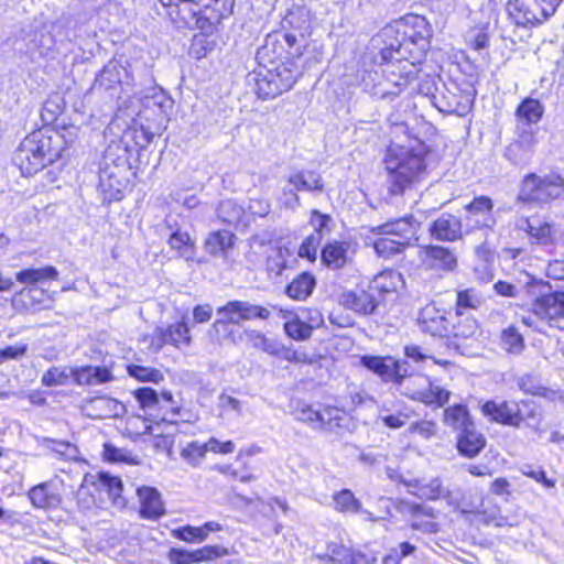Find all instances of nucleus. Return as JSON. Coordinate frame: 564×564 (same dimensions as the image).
<instances>
[{
    "instance_id": "1",
    "label": "nucleus",
    "mask_w": 564,
    "mask_h": 564,
    "mask_svg": "<svg viewBox=\"0 0 564 564\" xmlns=\"http://www.w3.org/2000/svg\"><path fill=\"white\" fill-rule=\"evenodd\" d=\"M164 7H170L171 19L178 26L195 24L200 33L194 35L189 54L196 59L206 57L216 46L212 39L218 31L223 19L232 12L234 0H159Z\"/></svg>"
},
{
    "instance_id": "2",
    "label": "nucleus",
    "mask_w": 564,
    "mask_h": 564,
    "mask_svg": "<svg viewBox=\"0 0 564 564\" xmlns=\"http://www.w3.org/2000/svg\"><path fill=\"white\" fill-rule=\"evenodd\" d=\"M76 128H43L28 134L20 143L14 162L23 175H33L62 159L76 140Z\"/></svg>"
},
{
    "instance_id": "3",
    "label": "nucleus",
    "mask_w": 564,
    "mask_h": 564,
    "mask_svg": "<svg viewBox=\"0 0 564 564\" xmlns=\"http://www.w3.org/2000/svg\"><path fill=\"white\" fill-rule=\"evenodd\" d=\"M427 148L423 142L414 140V144H394L389 148L386 155V170L391 176L390 191L401 194L423 173L424 155Z\"/></svg>"
},
{
    "instance_id": "4",
    "label": "nucleus",
    "mask_w": 564,
    "mask_h": 564,
    "mask_svg": "<svg viewBox=\"0 0 564 564\" xmlns=\"http://www.w3.org/2000/svg\"><path fill=\"white\" fill-rule=\"evenodd\" d=\"M401 45L397 50L383 48L382 59L386 61L381 69L382 79L372 88V95L380 98H393L408 86L415 76V66L402 57Z\"/></svg>"
},
{
    "instance_id": "5",
    "label": "nucleus",
    "mask_w": 564,
    "mask_h": 564,
    "mask_svg": "<svg viewBox=\"0 0 564 564\" xmlns=\"http://www.w3.org/2000/svg\"><path fill=\"white\" fill-rule=\"evenodd\" d=\"M417 226L419 224L410 216L373 227L371 231L379 236L373 241L376 252L384 258L400 253L416 235Z\"/></svg>"
},
{
    "instance_id": "6",
    "label": "nucleus",
    "mask_w": 564,
    "mask_h": 564,
    "mask_svg": "<svg viewBox=\"0 0 564 564\" xmlns=\"http://www.w3.org/2000/svg\"><path fill=\"white\" fill-rule=\"evenodd\" d=\"M133 397L144 413L151 417V422H175L173 417L178 414L180 409L175 405L170 391H163L159 395L154 389L143 387L135 389Z\"/></svg>"
},
{
    "instance_id": "7",
    "label": "nucleus",
    "mask_w": 564,
    "mask_h": 564,
    "mask_svg": "<svg viewBox=\"0 0 564 564\" xmlns=\"http://www.w3.org/2000/svg\"><path fill=\"white\" fill-rule=\"evenodd\" d=\"M564 191V180L557 174L539 176L530 174L524 177L519 198L529 203H547L560 197Z\"/></svg>"
},
{
    "instance_id": "8",
    "label": "nucleus",
    "mask_w": 564,
    "mask_h": 564,
    "mask_svg": "<svg viewBox=\"0 0 564 564\" xmlns=\"http://www.w3.org/2000/svg\"><path fill=\"white\" fill-rule=\"evenodd\" d=\"M546 288L543 282H531L528 284L527 292L530 295H536L532 303L533 314L546 322H556L564 316V292L542 293V289Z\"/></svg>"
},
{
    "instance_id": "9",
    "label": "nucleus",
    "mask_w": 564,
    "mask_h": 564,
    "mask_svg": "<svg viewBox=\"0 0 564 564\" xmlns=\"http://www.w3.org/2000/svg\"><path fill=\"white\" fill-rule=\"evenodd\" d=\"M217 321L213 328L217 329L221 324L242 325L245 322L270 316L268 308L252 304L248 301L234 300L217 308Z\"/></svg>"
},
{
    "instance_id": "10",
    "label": "nucleus",
    "mask_w": 564,
    "mask_h": 564,
    "mask_svg": "<svg viewBox=\"0 0 564 564\" xmlns=\"http://www.w3.org/2000/svg\"><path fill=\"white\" fill-rule=\"evenodd\" d=\"M508 12L514 23L521 26L542 23L553 15L538 0H511L508 3Z\"/></svg>"
},
{
    "instance_id": "11",
    "label": "nucleus",
    "mask_w": 564,
    "mask_h": 564,
    "mask_svg": "<svg viewBox=\"0 0 564 564\" xmlns=\"http://www.w3.org/2000/svg\"><path fill=\"white\" fill-rule=\"evenodd\" d=\"M451 315L432 303L421 310L417 323L423 333L445 338L451 336Z\"/></svg>"
},
{
    "instance_id": "12",
    "label": "nucleus",
    "mask_w": 564,
    "mask_h": 564,
    "mask_svg": "<svg viewBox=\"0 0 564 564\" xmlns=\"http://www.w3.org/2000/svg\"><path fill=\"white\" fill-rule=\"evenodd\" d=\"M465 209V220L470 229H492L495 227L494 202L490 197L477 196L466 205Z\"/></svg>"
},
{
    "instance_id": "13",
    "label": "nucleus",
    "mask_w": 564,
    "mask_h": 564,
    "mask_svg": "<svg viewBox=\"0 0 564 564\" xmlns=\"http://www.w3.org/2000/svg\"><path fill=\"white\" fill-rule=\"evenodd\" d=\"M420 259L430 270L452 272L458 265L457 256L449 248L443 246H427L420 252Z\"/></svg>"
},
{
    "instance_id": "14",
    "label": "nucleus",
    "mask_w": 564,
    "mask_h": 564,
    "mask_svg": "<svg viewBox=\"0 0 564 564\" xmlns=\"http://www.w3.org/2000/svg\"><path fill=\"white\" fill-rule=\"evenodd\" d=\"M481 413L492 422L514 427H519L523 420L519 406L506 401L500 403L487 401L481 406Z\"/></svg>"
},
{
    "instance_id": "15",
    "label": "nucleus",
    "mask_w": 564,
    "mask_h": 564,
    "mask_svg": "<svg viewBox=\"0 0 564 564\" xmlns=\"http://www.w3.org/2000/svg\"><path fill=\"white\" fill-rule=\"evenodd\" d=\"M516 227L524 231L532 243L547 246L553 241L552 226L538 217H518Z\"/></svg>"
},
{
    "instance_id": "16",
    "label": "nucleus",
    "mask_w": 564,
    "mask_h": 564,
    "mask_svg": "<svg viewBox=\"0 0 564 564\" xmlns=\"http://www.w3.org/2000/svg\"><path fill=\"white\" fill-rule=\"evenodd\" d=\"M338 302L345 308L361 315L373 313L377 302L372 294L366 290H347L340 293Z\"/></svg>"
},
{
    "instance_id": "17",
    "label": "nucleus",
    "mask_w": 564,
    "mask_h": 564,
    "mask_svg": "<svg viewBox=\"0 0 564 564\" xmlns=\"http://www.w3.org/2000/svg\"><path fill=\"white\" fill-rule=\"evenodd\" d=\"M405 394L427 406L443 408L448 403L452 392L436 383L429 382L422 389L413 390L408 387Z\"/></svg>"
},
{
    "instance_id": "18",
    "label": "nucleus",
    "mask_w": 564,
    "mask_h": 564,
    "mask_svg": "<svg viewBox=\"0 0 564 564\" xmlns=\"http://www.w3.org/2000/svg\"><path fill=\"white\" fill-rule=\"evenodd\" d=\"M140 514L144 519L155 520L165 514L161 494L153 487L142 486L137 489Z\"/></svg>"
},
{
    "instance_id": "19",
    "label": "nucleus",
    "mask_w": 564,
    "mask_h": 564,
    "mask_svg": "<svg viewBox=\"0 0 564 564\" xmlns=\"http://www.w3.org/2000/svg\"><path fill=\"white\" fill-rule=\"evenodd\" d=\"M433 238L442 241H457L463 238V224L451 214L441 215L430 228Z\"/></svg>"
},
{
    "instance_id": "20",
    "label": "nucleus",
    "mask_w": 564,
    "mask_h": 564,
    "mask_svg": "<svg viewBox=\"0 0 564 564\" xmlns=\"http://www.w3.org/2000/svg\"><path fill=\"white\" fill-rule=\"evenodd\" d=\"M401 481L406 487L409 494L416 496L420 499L436 500L445 498L449 494V491L442 486V481L437 477L430 480L413 479Z\"/></svg>"
},
{
    "instance_id": "21",
    "label": "nucleus",
    "mask_w": 564,
    "mask_h": 564,
    "mask_svg": "<svg viewBox=\"0 0 564 564\" xmlns=\"http://www.w3.org/2000/svg\"><path fill=\"white\" fill-rule=\"evenodd\" d=\"M361 365L379 375L383 380L398 382L403 378L400 372V365L391 357L364 356Z\"/></svg>"
},
{
    "instance_id": "22",
    "label": "nucleus",
    "mask_w": 564,
    "mask_h": 564,
    "mask_svg": "<svg viewBox=\"0 0 564 564\" xmlns=\"http://www.w3.org/2000/svg\"><path fill=\"white\" fill-rule=\"evenodd\" d=\"M131 76L128 69L118 61H109L96 78L98 86L113 89L117 86L130 85Z\"/></svg>"
},
{
    "instance_id": "23",
    "label": "nucleus",
    "mask_w": 564,
    "mask_h": 564,
    "mask_svg": "<svg viewBox=\"0 0 564 564\" xmlns=\"http://www.w3.org/2000/svg\"><path fill=\"white\" fill-rule=\"evenodd\" d=\"M29 498L32 505L40 509L56 508L62 501L59 490L52 481L34 486L29 491Z\"/></svg>"
},
{
    "instance_id": "24",
    "label": "nucleus",
    "mask_w": 564,
    "mask_h": 564,
    "mask_svg": "<svg viewBox=\"0 0 564 564\" xmlns=\"http://www.w3.org/2000/svg\"><path fill=\"white\" fill-rule=\"evenodd\" d=\"M485 446L486 438L476 430L475 424L457 435V451L465 457H476Z\"/></svg>"
},
{
    "instance_id": "25",
    "label": "nucleus",
    "mask_w": 564,
    "mask_h": 564,
    "mask_svg": "<svg viewBox=\"0 0 564 564\" xmlns=\"http://www.w3.org/2000/svg\"><path fill=\"white\" fill-rule=\"evenodd\" d=\"M350 245L346 241L333 240L328 242L321 252L323 264L332 270L344 268L348 261V250Z\"/></svg>"
},
{
    "instance_id": "26",
    "label": "nucleus",
    "mask_w": 564,
    "mask_h": 564,
    "mask_svg": "<svg viewBox=\"0 0 564 564\" xmlns=\"http://www.w3.org/2000/svg\"><path fill=\"white\" fill-rule=\"evenodd\" d=\"M443 423L457 434L475 424L465 404H454L445 408Z\"/></svg>"
},
{
    "instance_id": "27",
    "label": "nucleus",
    "mask_w": 564,
    "mask_h": 564,
    "mask_svg": "<svg viewBox=\"0 0 564 564\" xmlns=\"http://www.w3.org/2000/svg\"><path fill=\"white\" fill-rule=\"evenodd\" d=\"M236 236L229 230H217L208 235L205 241L206 251L215 257L227 258L235 246Z\"/></svg>"
},
{
    "instance_id": "28",
    "label": "nucleus",
    "mask_w": 564,
    "mask_h": 564,
    "mask_svg": "<svg viewBox=\"0 0 564 564\" xmlns=\"http://www.w3.org/2000/svg\"><path fill=\"white\" fill-rule=\"evenodd\" d=\"M88 415L97 419L113 417L124 411V405L107 397L96 398L87 406Z\"/></svg>"
},
{
    "instance_id": "29",
    "label": "nucleus",
    "mask_w": 564,
    "mask_h": 564,
    "mask_svg": "<svg viewBox=\"0 0 564 564\" xmlns=\"http://www.w3.org/2000/svg\"><path fill=\"white\" fill-rule=\"evenodd\" d=\"M254 91L259 98L271 99L282 94L271 69H260L254 74Z\"/></svg>"
},
{
    "instance_id": "30",
    "label": "nucleus",
    "mask_w": 564,
    "mask_h": 564,
    "mask_svg": "<svg viewBox=\"0 0 564 564\" xmlns=\"http://www.w3.org/2000/svg\"><path fill=\"white\" fill-rule=\"evenodd\" d=\"M349 423L350 419L344 411L337 408L325 406L323 409V421L319 430L341 434L348 431Z\"/></svg>"
},
{
    "instance_id": "31",
    "label": "nucleus",
    "mask_w": 564,
    "mask_h": 564,
    "mask_svg": "<svg viewBox=\"0 0 564 564\" xmlns=\"http://www.w3.org/2000/svg\"><path fill=\"white\" fill-rule=\"evenodd\" d=\"M58 279V271L53 265H46L43 268H28L17 272L15 280L19 283L25 285H33L37 283H44L51 280Z\"/></svg>"
},
{
    "instance_id": "32",
    "label": "nucleus",
    "mask_w": 564,
    "mask_h": 564,
    "mask_svg": "<svg viewBox=\"0 0 564 564\" xmlns=\"http://www.w3.org/2000/svg\"><path fill=\"white\" fill-rule=\"evenodd\" d=\"M288 184L293 186L295 191L322 192L324 184L319 174L313 171H300L288 177Z\"/></svg>"
},
{
    "instance_id": "33",
    "label": "nucleus",
    "mask_w": 564,
    "mask_h": 564,
    "mask_svg": "<svg viewBox=\"0 0 564 564\" xmlns=\"http://www.w3.org/2000/svg\"><path fill=\"white\" fill-rule=\"evenodd\" d=\"M451 336L455 338H471L478 332V324L474 317L456 311L451 315Z\"/></svg>"
},
{
    "instance_id": "34",
    "label": "nucleus",
    "mask_w": 564,
    "mask_h": 564,
    "mask_svg": "<svg viewBox=\"0 0 564 564\" xmlns=\"http://www.w3.org/2000/svg\"><path fill=\"white\" fill-rule=\"evenodd\" d=\"M158 332L161 345L171 344L178 347L181 345L188 346L191 344L189 328L184 321L170 325L165 329L161 328Z\"/></svg>"
},
{
    "instance_id": "35",
    "label": "nucleus",
    "mask_w": 564,
    "mask_h": 564,
    "mask_svg": "<svg viewBox=\"0 0 564 564\" xmlns=\"http://www.w3.org/2000/svg\"><path fill=\"white\" fill-rule=\"evenodd\" d=\"M403 285V276L395 270H384L378 273L371 282V288L380 293L397 292Z\"/></svg>"
},
{
    "instance_id": "36",
    "label": "nucleus",
    "mask_w": 564,
    "mask_h": 564,
    "mask_svg": "<svg viewBox=\"0 0 564 564\" xmlns=\"http://www.w3.org/2000/svg\"><path fill=\"white\" fill-rule=\"evenodd\" d=\"M316 281L311 273H302L295 278L288 286V295L297 301L307 299L315 288Z\"/></svg>"
},
{
    "instance_id": "37",
    "label": "nucleus",
    "mask_w": 564,
    "mask_h": 564,
    "mask_svg": "<svg viewBox=\"0 0 564 564\" xmlns=\"http://www.w3.org/2000/svg\"><path fill=\"white\" fill-rule=\"evenodd\" d=\"M543 113V105L538 99L533 98H525L516 111L517 118L528 124L538 123Z\"/></svg>"
},
{
    "instance_id": "38",
    "label": "nucleus",
    "mask_w": 564,
    "mask_h": 564,
    "mask_svg": "<svg viewBox=\"0 0 564 564\" xmlns=\"http://www.w3.org/2000/svg\"><path fill=\"white\" fill-rule=\"evenodd\" d=\"M127 372L130 377L141 382L160 383L164 380V375L160 369L138 364L128 365Z\"/></svg>"
},
{
    "instance_id": "39",
    "label": "nucleus",
    "mask_w": 564,
    "mask_h": 564,
    "mask_svg": "<svg viewBox=\"0 0 564 564\" xmlns=\"http://www.w3.org/2000/svg\"><path fill=\"white\" fill-rule=\"evenodd\" d=\"M217 215L224 223L237 225L242 221L245 210L237 202L225 199L219 203Z\"/></svg>"
},
{
    "instance_id": "40",
    "label": "nucleus",
    "mask_w": 564,
    "mask_h": 564,
    "mask_svg": "<svg viewBox=\"0 0 564 564\" xmlns=\"http://www.w3.org/2000/svg\"><path fill=\"white\" fill-rule=\"evenodd\" d=\"M169 245L173 250H176L180 257L186 260H192L194 257V243L186 231L176 230L170 239Z\"/></svg>"
},
{
    "instance_id": "41",
    "label": "nucleus",
    "mask_w": 564,
    "mask_h": 564,
    "mask_svg": "<svg viewBox=\"0 0 564 564\" xmlns=\"http://www.w3.org/2000/svg\"><path fill=\"white\" fill-rule=\"evenodd\" d=\"M334 508L338 512L357 513L361 511L360 501L354 496L349 489H343L333 496Z\"/></svg>"
},
{
    "instance_id": "42",
    "label": "nucleus",
    "mask_w": 564,
    "mask_h": 564,
    "mask_svg": "<svg viewBox=\"0 0 564 564\" xmlns=\"http://www.w3.org/2000/svg\"><path fill=\"white\" fill-rule=\"evenodd\" d=\"M434 518L433 510L431 508L425 509L417 506L414 510L412 518V528L426 533H435L438 528L437 524L432 520Z\"/></svg>"
},
{
    "instance_id": "43",
    "label": "nucleus",
    "mask_w": 564,
    "mask_h": 564,
    "mask_svg": "<svg viewBox=\"0 0 564 564\" xmlns=\"http://www.w3.org/2000/svg\"><path fill=\"white\" fill-rule=\"evenodd\" d=\"M102 455L106 460L112 463H124L129 465L140 464V459L138 456L133 455L130 451L126 448H119L113 446L112 444L104 445Z\"/></svg>"
},
{
    "instance_id": "44",
    "label": "nucleus",
    "mask_w": 564,
    "mask_h": 564,
    "mask_svg": "<svg viewBox=\"0 0 564 564\" xmlns=\"http://www.w3.org/2000/svg\"><path fill=\"white\" fill-rule=\"evenodd\" d=\"M501 344L506 351L510 354H520L524 348L522 335L513 326H509L501 334Z\"/></svg>"
},
{
    "instance_id": "45",
    "label": "nucleus",
    "mask_w": 564,
    "mask_h": 564,
    "mask_svg": "<svg viewBox=\"0 0 564 564\" xmlns=\"http://www.w3.org/2000/svg\"><path fill=\"white\" fill-rule=\"evenodd\" d=\"M206 456V447L205 443L200 444L198 442H191L186 444L185 447L181 451V457L188 465L193 467H197L202 464Z\"/></svg>"
},
{
    "instance_id": "46",
    "label": "nucleus",
    "mask_w": 564,
    "mask_h": 564,
    "mask_svg": "<svg viewBox=\"0 0 564 564\" xmlns=\"http://www.w3.org/2000/svg\"><path fill=\"white\" fill-rule=\"evenodd\" d=\"M271 73L274 74V78L279 83L282 93L290 90L299 77V72L292 69L286 64L279 65L271 69Z\"/></svg>"
},
{
    "instance_id": "47",
    "label": "nucleus",
    "mask_w": 564,
    "mask_h": 564,
    "mask_svg": "<svg viewBox=\"0 0 564 564\" xmlns=\"http://www.w3.org/2000/svg\"><path fill=\"white\" fill-rule=\"evenodd\" d=\"M43 444L61 458L73 460L78 456L77 447L69 442L44 438Z\"/></svg>"
},
{
    "instance_id": "48",
    "label": "nucleus",
    "mask_w": 564,
    "mask_h": 564,
    "mask_svg": "<svg viewBox=\"0 0 564 564\" xmlns=\"http://www.w3.org/2000/svg\"><path fill=\"white\" fill-rule=\"evenodd\" d=\"M152 426L149 421L141 415H131L126 421L124 432L129 437L135 438L147 433H151Z\"/></svg>"
},
{
    "instance_id": "49",
    "label": "nucleus",
    "mask_w": 564,
    "mask_h": 564,
    "mask_svg": "<svg viewBox=\"0 0 564 564\" xmlns=\"http://www.w3.org/2000/svg\"><path fill=\"white\" fill-rule=\"evenodd\" d=\"M70 376L72 369L66 367H52L42 376L41 382L45 387L62 386L67 382Z\"/></svg>"
},
{
    "instance_id": "50",
    "label": "nucleus",
    "mask_w": 564,
    "mask_h": 564,
    "mask_svg": "<svg viewBox=\"0 0 564 564\" xmlns=\"http://www.w3.org/2000/svg\"><path fill=\"white\" fill-rule=\"evenodd\" d=\"M284 330L293 339L303 340L311 336L312 327L301 321L299 317H293L284 324Z\"/></svg>"
},
{
    "instance_id": "51",
    "label": "nucleus",
    "mask_w": 564,
    "mask_h": 564,
    "mask_svg": "<svg viewBox=\"0 0 564 564\" xmlns=\"http://www.w3.org/2000/svg\"><path fill=\"white\" fill-rule=\"evenodd\" d=\"M171 533L174 538L187 543H200L206 540L202 527L185 525L174 529Z\"/></svg>"
},
{
    "instance_id": "52",
    "label": "nucleus",
    "mask_w": 564,
    "mask_h": 564,
    "mask_svg": "<svg viewBox=\"0 0 564 564\" xmlns=\"http://www.w3.org/2000/svg\"><path fill=\"white\" fill-rule=\"evenodd\" d=\"M410 419L411 413L406 410H399L395 413H386L384 410H380L379 413V420L389 429H401Z\"/></svg>"
},
{
    "instance_id": "53",
    "label": "nucleus",
    "mask_w": 564,
    "mask_h": 564,
    "mask_svg": "<svg viewBox=\"0 0 564 564\" xmlns=\"http://www.w3.org/2000/svg\"><path fill=\"white\" fill-rule=\"evenodd\" d=\"M167 99L162 91H155L151 97H145L144 99V109L140 111L139 116L147 118V110L150 108H155V116L158 119H164V106Z\"/></svg>"
},
{
    "instance_id": "54",
    "label": "nucleus",
    "mask_w": 564,
    "mask_h": 564,
    "mask_svg": "<svg viewBox=\"0 0 564 564\" xmlns=\"http://www.w3.org/2000/svg\"><path fill=\"white\" fill-rule=\"evenodd\" d=\"M296 419L310 424L313 429H321L323 410H315L311 405H303L296 411Z\"/></svg>"
},
{
    "instance_id": "55",
    "label": "nucleus",
    "mask_w": 564,
    "mask_h": 564,
    "mask_svg": "<svg viewBox=\"0 0 564 564\" xmlns=\"http://www.w3.org/2000/svg\"><path fill=\"white\" fill-rule=\"evenodd\" d=\"M406 24H412L413 28L417 29L415 34H409V37L413 43H419L420 41L426 42L427 37L430 36V29L425 18L420 15L409 17L406 19ZM404 33L408 35L406 31H404Z\"/></svg>"
},
{
    "instance_id": "56",
    "label": "nucleus",
    "mask_w": 564,
    "mask_h": 564,
    "mask_svg": "<svg viewBox=\"0 0 564 564\" xmlns=\"http://www.w3.org/2000/svg\"><path fill=\"white\" fill-rule=\"evenodd\" d=\"M249 339L254 348L261 349L270 355H276L280 351L279 345L267 338L262 333L252 330L249 334Z\"/></svg>"
},
{
    "instance_id": "57",
    "label": "nucleus",
    "mask_w": 564,
    "mask_h": 564,
    "mask_svg": "<svg viewBox=\"0 0 564 564\" xmlns=\"http://www.w3.org/2000/svg\"><path fill=\"white\" fill-rule=\"evenodd\" d=\"M328 556L330 561L337 564H354V551L343 544H330L328 546Z\"/></svg>"
},
{
    "instance_id": "58",
    "label": "nucleus",
    "mask_w": 564,
    "mask_h": 564,
    "mask_svg": "<svg viewBox=\"0 0 564 564\" xmlns=\"http://www.w3.org/2000/svg\"><path fill=\"white\" fill-rule=\"evenodd\" d=\"M332 219L328 215H323L318 210H313L311 214L310 224L314 228L315 236L319 237L322 241L324 236L330 231L329 224Z\"/></svg>"
},
{
    "instance_id": "59",
    "label": "nucleus",
    "mask_w": 564,
    "mask_h": 564,
    "mask_svg": "<svg viewBox=\"0 0 564 564\" xmlns=\"http://www.w3.org/2000/svg\"><path fill=\"white\" fill-rule=\"evenodd\" d=\"M456 305L457 311L462 307L475 310L481 305V297L473 289L464 290L458 292Z\"/></svg>"
},
{
    "instance_id": "60",
    "label": "nucleus",
    "mask_w": 564,
    "mask_h": 564,
    "mask_svg": "<svg viewBox=\"0 0 564 564\" xmlns=\"http://www.w3.org/2000/svg\"><path fill=\"white\" fill-rule=\"evenodd\" d=\"M319 237L315 235H310L304 239L299 248V257L306 258L310 261H315L317 256V248L321 245Z\"/></svg>"
},
{
    "instance_id": "61",
    "label": "nucleus",
    "mask_w": 564,
    "mask_h": 564,
    "mask_svg": "<svg viewBox=\"0 0 564 564\" xmlns=\"http://www.w3.org/2000/svg\"><path fill=\"white\" fill-rule=\"evenodd\" d=\"M409 431L413 434H417L421 437L429 440L436 435L437 425L433 421L422 420L419 422H413L409 426Z\"/></svg>"
},
{
    "instance_id": "62",
    "label": "nucleus",
    "mask_w": 564,
    "mask_h": 564,
    "mask_svg": "<svg viewBox=\"0 0 564 564\" xmlns=\"http://www.w3.org/2000/svg\"><path fill=\"white\" fill-rule=\"evenodd\" d=\"M286 21L292 25L297 28L299 30H307V25L310 23V11L305 8H297L296 10L290 12L286 18Z\"/></svg>"
},
{
    "instance_id": "63",
    "label": "nucleus",
    "mask_w": 564,
    "mask_h": 564,
    "mask_svg": "<svg viewBox=\"0 0 564 564\" xmlns=\"http://www.w3.org/2000/svg\"><path fill=\"white\" fill-rule=\"evenodd\" d=\"M100 482L104 487L107 488L113 500H117L121 496L122 481L119 477L100 474Z\"/></svg>"
},
{
    "instance_id": "64",
    "label": "nucleus",
    "mask_w": 564,
    "mask_h": 564,
    "mask_svg": "<svg viewBox=\"0 0 564 564\" xmlns=\"http://www.w3.org/2000/svg\"><path fill=\"white\" fill-rule=\"evenodd\" d=\"M352 558L354 564H378L380 554L368 546H364V549L354 551Z\"/></svg>"
}]
</instances>
